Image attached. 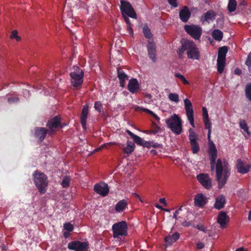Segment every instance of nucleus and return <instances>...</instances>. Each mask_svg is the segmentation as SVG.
I'll return each instance as SVG.
<instances>
[{
  "label": "nucleus",
  "mask_w": 251,
  "mask_h": 251,
  "mask_svg": "<svg viewBox=\"0 0 251 251\" xmlns=\"http://www.w3.org/2000/svg\"><path fill=\"white\" fill-rule=\"evenodd\" d=\"M145 97L146 98V100H145V102L147 103H151L152 101V96L150 94L146 93L145 94Z\"/></svg>",
  "instance_id": "47"
},
{
  "label": "nucleus",
  "mask_w": 251,
  "mask_h": 251,
  "mask_svg": "<svg viewBox=\"0 0 251 251\" xmlns=\"http://www.w3.org/2000/svg\"><path fill=\"white\" fill-rule=\"evenodd\" d=\"M139 83L136 78H131L128 84V89L132 94L136 93L139 89Z\"/></svg>",
  "instance_id": "21"
},
{
  "label": "nucleus",
  "mask_w": 251,
  "mask_h": 251,
  "mask_svg": "<svg viewBox=\"0 0 251 251\" xmlns=\"http://www.w3.org/2000/svg\"><path fill=\"white\" fill-rule=\"evenodd\" d=\"M238 172L241 174H245L249 172L251 168V165H248L246 166L244 165L241 168Z\"/></svg>",
  "instance_id": "41"
},
{
  "label": "nucleus",
  "mask_w": 251,
  "mask_h": 251,
  "mask_svg": "<svg viewBox=\"0 0 251 251\" xmlns=\"http://www.w3.org/2000/svg\"><path fill=\"white\" fill-rule=\"evenodd\" d=\"M94 190L96 193L102 197L107 196L109 191L108 185L104 182L96 184L94 187Z\"/></svg>",
  "instance_id": "13"
},
{
  "label": "nucleus",
  "mask_w": 251,
  "mask_h": 251,
  "mask_svg": "<svg viewBox=\"0 0 251 251\" xmlns=\"http://www.w3.org/2000/svg\"><path fill=\"white\" fill-rule=\"evenodd\" d=\"M18 98L16 97H11L8 99V101L9 102L17 101L18 100Z\"/></svg>",
  "instance_id": "56"
},
{
  "label": "nucleus",
  "mask_w": 251,
  "mask_h": 251,
  "mask_svg": "<svg viewBox=\"0 0 251 251\" xmlns=\"http://www.w3.org/2000/svg\"><path fill=\"white\" fill-rule=\"evenodd\" d=\"M228 220V217L226 213L224 211H221L218 214L217 218V222L220 225L221 227H225L227 222Z\"/></svg>",
  "instance_id": "23"
},
{
  "label": "nucleus",
  "mask_w": 251,
  "mask_h": 251,
  "mask_svg": "<svg viewBox=\"0 0 251 251\" xmlns=\"http://www.w3.org/2000/svg\"><path fill=\"white\" fill-rule=\"evenodd\" d=\"M196 246H197V248L198 249H202L204 247V244L203 243H202V242H199V243H198L197 244Z\"/></svg>",
  "instance_id": "55"
},
{
  "label": "nucleus",
  "mask_w": 251,
  "mask_h": 251,
  "mask_svg": "<svg viewBox=\"0 0 251 251\" xmlns=\"http://www.w3.org/2000/svg\"><path fill=\"white\" fill-rule=\"evenodd\" d=\"M151 141H145L143 147L149 149L151 147Z\"/></svg>",
  "instance_id": "54"
},
{
  "label": "nucleus",
  "mask_w": 251,
  "mask_h": 251,
  "mask_svg": "<svg viewBox=\"0 0 251 251\" xmlns=\"http://www.w3.org/2000/svg\"><path fill=\"white\" fill-rule=\"evenodd\" d=\"M11 39L15 38L17 41H20L21 40V37L19 36L18 35V31L17 30H13L12 32V33L10 35Z\"/></svg>",
  "instance_id": "46"
},
{
  "label": "nucleus",
  "mask_w": 251,
  "mask_h": 251,
  "mask_svg": "<svg viewBox=\"0 0 251 251\" xmlns=\"http://www.w3.org/2000/svg\"><path fill=\"white\" fill-rule=\"evenodd\" d=\"M120 2V10L123 16L127 15L131 18H137L136 13L131 4L129 2L121 0Z\"/></svg>",
  "instance_id": "7"
},
{
  "label": "nucleus",
  "mask_w": 251,
  "mask_h": 251,
  "mask_svg": "<svg viewBox=\"0 0 251 251\" xmlns=\"http://www.w3.org/2000/svg\"><path fill=\"white\" fill-rule=\"evenodd\" d=\"M152 129L151 131H146V133H151L155 134L161 130L160 127L154 122H152Z\"/></svg>",
  "instance_id": "37"
},
{
  "label": "nucleus",
  "mask_w": 251,
  "mask_h": 251,
  "mask_svg": "<svg viewBox=\"0 0 251 251\" xmlns=\"http://www.w3.org/2000/svg\"><path fill=\"white\" fill-rule=\"evenodd\" d=\"M71 83L74 87H78L81 85L83 82L84 73L81 69L76 67L75 71L70 73Z\"/></svg>",
  "instance_id": "6"
},
{
  "label": "nucleus",
  "mask_w": 251,
  "mask_h": 251,
  "mask_svg": "<svg viewBox=\"0 0 251 251\" xmlns=\"http://www.w3.org/2000/svg\"><path fill=\"white\" fill-rule=\"evenodd\" d=\"M123 17L124 18L125 21H126V23L127 24V25H130L131 23H130V20L129 19V18L127 17H126V15H124V16H123Z\"/></svg>",
  "instance_id": "61"
},
{
  "label": "nucleus",
  "mask_w": 251,
  "mask_h": 251,
  "mask_svg": "<svg viewBox=\"0 0 251 251\" xmlns=\"http://www.w3.org/2000/svg\"><path fill=\"white\" fill-rule=\"evenodd\" d=\"M118 77L120 81V85L122 87L125 86L126 80L128 79V76L121 68L117 69Z\"/></svg>",
  "instance_id": "20"
},
{
  "label": "nucleus",
  "mask_w": 251,
  "mask_h": 251,
  "mask_svg": "<svg viewBox=\"0 0 251 251\" xmlns=\"http://www.w3.org/2000/svg\"><path fill=\"white\" fill-rule=\"evenodd\" d=\"M168 98L172 101L176 102L179 101V96L177 94L171 93L169 94Z\"/></svg>",
  "instance_id": "39"
},
{
  "label": "nucleus",
  "mask_w": 251,
  "mask_h": 251,
  "mask_svg": "<svg viewBox=\"0 0 251 251\" xmlns=\"http://www.w3.org/2000/svg\"><path fill=\"white\" fill-rule=\"evenodd\" d=\"M67 247L69 250L74 251H87L89 248L88 242H81L78 240L70 242Z\"/></svg>",
  "instance_id": "8"
},
{
  "label": "nucleus",
  "mask_w": 251,
  "mask_h": 251,
  "mask_svg": "<svg viewBox=\"0 0 251 251\" xmlns=\"http://www.w3.org/2000/svg\"><path fill=\"white\" fill-rule=\"evenodd\" d=\"M126 132L128 135H129L130 137L133 139L134 143H136L138 145L141 146H143L145 141L143 140L140 137L134 134L129 130L127 129Z\"/></svg>",
  "instance_id": "28"
},
{
  "label": "nucleus",
  "mask_w": 251,
  "mask_h": 251,
  "mask_svg": "<svg viewBox=\"0 0 251 251\" xmlns=\"http://www.w3.org/2000/svg\"><path fill=\"white\" fill-rule=\"evenodd\" d=\"M244 166V163L243 162L241 161V159H238L237 160V164H236V167H237V168L238 169V171L241 169V168L242 167H243Z\"/></svg>",
  "instance_id": "53"
},
{
  "label": "nucleus",
  "mask_w": 251,
  "mask_h": 251,
  "mask_svg": "<svg viewBox=\"0 0 251 251\" xmlns=\"http://www.w3.org/2000/svg\"><path fill=\"white\" fill-rule=\"evenodd\" d=\"M195 204L198 207H203L206 203V199L204 195L201 193L197 194L194 198Z\"/></svg>",
  "instance_id": "24"
},
{
  "label": "nucleus",
  "mask_w": 251,
  "mask_h": 251,
  "mask_svg": "<svg viewBox=\"0 0 251 251\" xmlns=\"http://www.w3.org/2000/svg\"><path fill=\"white\" fill-rule=\"evenodd\" d=\"M151 147L155 148H161L162 147V145L160 144H158L157 143H155L153 141H151Z\"/></svg>",
  "instance_id": "52"
},
{
  "label": "nucleus",
  "mask_w": 251,
  "mask_h": 251,
  "mask_svg": "<svg viewBox=\"0 0 251 251\" xmlns=\"http://www.w3.org/2000/svg\"><path fill=\"white\" fill-rule=\"evenodd\" d=\"M102 107V105L100 101H97L95 102L94 108L99 113L101 112Z\"/></svg>",
  "instance_id": "43"
},
{
  "label": "nucleus",
  "mask_w": 251,
  "mask_h": 251,
  "mask_svg": "<svg viewBox=\"0 0 251 251\" xmlns=\"http://www.w3.org/2000/svg\"><path fill=\"white\" fill-rule=\"evenodd\" d=\"M33 181L41 194L46 192V188L48 186V181L47 176L38 170L35 171L33 174Z\"/></svg>",
  "instance_id": "3"
},
{
  "label": "nucleus",
  "mask_w": 251,
  "mask_h": 251,
  "mask_svg": "<svg viewBox=\"0 0 251 251\" xmlns=\"http://www.w3.org/2000/svg\"><path fill=\"white\" fill-rule=\"evenodd\" d=\"M216 14L214 11L208 10L204 14V20L206 22H209L210 20H213L215 19Z\"/></svg>",
  "instance_id": "32"
},
{
  "label": "nucleus",
  "mask_w": 251,
  "mask_h": 251,
  "mask_svg": "<svg viewBox=\"0 0 251 251\" xmlns=\"http://www.w3.org/2000/svg\"><path fill=\"white\" fill-rule=\"evenodd\" d=\"M228 49L226 46H223L219 48L218 54V58L219 59L226 60V54Z\"/></svg>",
  "instance_id": "29"
},
{
  "label": "nucleus",
  "mask_w": 251,
  "mask_h": 251,
  "mask_svg": "<svg viewBox=\"0 0 251 251\" xmlns=\"http://www.w3.org/2000/svg\"><path fill=\"white\" fill-rule=\"evenodd\" d=\"M199 182L206 189H209L212 186V180L208 175L200 174L197 176Z\"/></svg>",
  "instance_id": "14"
},
{
  "label": "nucleus",
  "mask_w": 251,
  "mask_h": 251,
  "mask_svg": "<svg viewBox=\"0 0 251 251\" xmlns=\"http://www.w3.org/2000/svg\"><path fill=\"white\" fill-rule=\"evenodd\" d=\"M198 229L199 230L203 231L204 233H206L207 230L202 225H197V226H192Z\"/></svg>",
  "instance_id": "49"
},
{
  "label": "nucleus",
  "mask_w": 251,
  "mask_h": 251,
  "mask_svg": "<svg viewBox=\"0 0 251 251\" xmlns=\"http://www.w3.org/2000/svg\"><path fill=\"white\" fill-rule=\"evenodd\" d=\"M169 3L174 8L177 7V0H168Z\"/></svg>",
  "instance_id": "51"
},
{
  "label": "nucleus",
  "mask_w": 251,
  "mask_h": 251,
  "mask_svg": "<svg viewBox=\"0 0 251 251\" xmlns=\"http://www.w3.org/2000/svg\"><path fill=\"white\" fill-rule=\"evenodd\" d=\"M55 132V130H54L53 128L49 129L48 130V132L50 136H52L54 132Z\"/></svg>",
  "instance_id": "60"
},
{
  "label": "nucleus",
  "mask_w": 251,
  "mask_h": 251,
  "mask_svg": "<svg viewBox=\"0 0 251 251\" xmlns=\"http://www.w3.org/2000/svg\"><path fill=\"white\" fill-rule=\"evenodd\" d=\"M190 41H187L183 43L180 47L177 50V54L179 58H182L184 52L188 50Z\"/></svg>",
  "instance_id": "26"
},
{
  "label": "nucleus",
  "mask_w": 251,
  "mask_h": 251,
  "mask_svg": "<svg viewBox=\"0 0 251 251\" xmlns=\"http://www.w3.org/2000/svg\"><path fill=\"white\" fill-rule=\"evenodd\" d=\"M175 76L176 77L179 78L182 81L183 84L186 85L189 84V82L185 79V78L182 75L179 73H176Z\"/></svg>",
  "instance_id": "42"
},
{
  "label": "nucleus",
  "mask_w": 251,
  "mask_h": 251,
  "mask_svg": "<svg viewBox=\"0 0 251 251\" xmlns=\"http://www.w3.org/2000/svg\"><path fill=\"white\" fill-rule=\"evenodd\" d=\"M127 29L128 31L129 34L133 36V29H132V27H131L130 25H127Z\"/></svg>",
  "instance_id": "59"
},
{
  "label": "nucleus",
  "mask_w": 251,
  "mask_h": 251,
  "mask_svg": "<svg viewBox=\"0 0 251 251\" xmlns=\"http://www.w3.org/2000/svg\"><path fill=\"white\" fill-rule=\"evenodd\" d=\"M127 206V202L125 200L119 201L115 205V210L117 212H122Z\"/></svg>",
  "instance_id": "27"
},
{
  "label": "nucleus",
  "mask_w": 251,
  "mask_h": 251,
  "mask_svg": "<svg viewBox=\"0 0 251 251\" xmlns=\"http://www.w3.org/2000/svg\"><path fill=\"white\" fill-rule=\"evenodd\" d=\"M112 228L114 238H118L120 236H125L127 234V225L126 221H122L115 223Z\"/></svg>",
  "instance_id": "5"
},
{
  "label": "nucleus",
  "mask_w": 251,
  "mask_h": 251,
  "mask_svg": "<svg viewBox=\"0 0 251 251\" xmlns=\"http://www.w3.org/2000/svg\"><path fill=\"white\" fill-rule=\"evenodd\" d=\"M189 140L190 141L193 153H197L200 150L199 144L197 141L198 140V135L192 129L189 130Z\"/></svg>",
  "instance_id": "10"
},
{
  "label": "nucleus",
  "mask_w": 251,
  "mask_h": 251,
  "mask_svg": "<svg viewBox=\"0 0 251 251\" xmlns=\"http://www.w3.org/2000/svg\"><path fill=\"white\" fill-rule=\"evenodd\" d=\"M187 54L189 58L196 60L200 59V51L194 42L190 41L189 49L187 52Z\"/></svg>",
  "instance_id": "12"
},
{
  "label": "nucleus",
  "mask_w": 251,
  "mask_h": 251,
  "mask_svg": "<svg viewBox=\"0 0 251 251\" xmlns=\"http://www.w3.org/2000/svg\"><path fill=\"white\" fill-rule=\"evenodd\" d=\"M203 122L205 128L208 130L207 135V137L209 140L208 153L210 160L211 170L213 171L214 169L216 160L217 158V150L214 143L210 140L211 133V123L209 121V119L203 120Z\"/></svg>",
  "instance_id": "2"
},
{
  "label": "nucleus",
  "mask_w": 251,
  "mask_h": 251,
  "mask_svg": "<svg viewBox=\"0 0 251 251\" xmlns=\"http://www.w3.org/2000/svg\"><path fill=\"white\" fill-rule=\"evenodd\" d=\"M166 124L173 133L179 135L182 131V122L177 115L174 114L166 120Z\"/></svg>",
  "instance_id": "4"
},
{
  "label": "nucleus",
  "mask_w": 251,
  "mask_h": 251,
  "mask_svg": "<svg viewBox=\"0 0 251 251\" xmlns=\"http://www.w3.org/2000/svg\"><path fill=\"white\" fill-rule=\"evenodd\" d=\"M64 228L68 232L72 231L74 229V226L70 223L64 224Z\"/></svg>",
  "instance_id": "45"
},
{
  "label": "nucleus",
  "mask_w": 251,
  "mask_h": 251,
  "mask_svg": "<svg viewBox=\"0 0 251 251\" xmlns=\"http://www.w3.org/2000/svg\"><path fill=\"white\" fill-rule=\"evenodd\" d=\"M144 109H148L147 108H144V107H140L139 106H137L136 105L135 107V110L136 111H140V110H141L143 112H145V110Z\"/></svg>",
  "instance_id": "57"
},
{
  "label": "nucleus",
  "mask_w": 251,
  "mask_h": 251,
  "mask_svg": "<svg viewBox=\"0 0 251 251\" xmlns=\"http://www.w3.org/2000/svg\"><path fill=\"white\" fill-rule=\"evenodd\" d=\"M88 114V106L87 105H85L83 106V107L81 110L80 115V123L82 125V128L85 129L86 128V123Z\"/></svg>",
  "instance_id": "18"
},
{
  "label": "nucleus",
  "mask_w": 251,
  "mask_h": 251,
  "mask_svg": "<svg viewBox=\"0 0 251 251\" xmlns=\"http://www.w3.org/2000/svg\"><path fill=\"white\" fill-rule=\"evenodd\" d=\"M185 31L194 39L198 40L200 38L202 29L201 27L195 25H185L184 26Z\"/></svg>",
  "instance_id": "9"
},
{
  "label": "nucleus",
  "mask_w": 251,
  "mask_h": 251,
  "mask_svg": "<svg viewBox=\"0 0 251 251\" xmlns=\"http://www.w3.org/2000/svg\"><path fill=\"white\" fill-rule=\"evenodd\" d=\"M234 73L235 75H241L242 71L240 69L236 68L234 71Z\"/></svg>",
  "instance_id": "62"
},
{
  "label": "nucleus",
  "mask_w": 251,
  "mask_h": 251,
  "mask_svg": "<svg viewBox=\"0 0 251 251\" xmlns=\"http://www.w3.org/2000/svg\"><path fill=\"white\" fill-rule=\"evenodd\" d=\"M191 12L186 6L183 7L179 13V16L182 22L186 23L189 19L191 16Z\"/></svg>",
  "instance_id": "17"
},
{
  "label": "nucleus",
  "mask_w": 251,
  "mask_h": 251,
  "mask_svg": "<svg viewBox=\"0 0 251 251\" xmlns=\"http://www.w3.org/2000/svg\"><path fill=\"white\" fill-rule=\"evenodd\" d=\"M202 116H203V120L209 119L208 111H207L206 107H202Z\"/></svg>",
  "instance_id": "48"
},
{
  "label": "nucleus",
  "mask_w": 251,
  "mask_h": 251,
  "mask_svg": "<svg viewBox=\"0 0 251 251\" xmlns=\"http://www.w3.org/2000/svg\"><path fill=\"white\" fill-rule=\"evenodd\" d=\"M145 112H146L151 115H152L155 120L157 121H159L160 120V118L159 117L157 116L156 114H155L154 113H153L152 111L150 110V109H144Z\"/></svg>",
  "instance_id": "50"
},
{
  "label": "nucleus",
  "mask_w": 251,
  "mask_h": 251,
  "mask_svg": "<svg viewBox=\"0 0 251 251\" xmlns=\"http://www.w3.org/2000/svg\"><path fill=\"white\" fill-rule=\"evenodd\" d=\"M127 146H131L132 147H133L134 149H135V147L134 143L129 141H127Z\"/></svg>",
  "instance_id": "64"
},
{
  "label": "nucleus",
  "mask_w": 251,
  "mask_h": 251,
  "mask_svg": "<svg viewBox=\"0 0 251 251\" xmlns=\"http://www.w3.org/2000/svg\"><path fill=\"white\" fill-rule=\"evenodd\" d=\"M184 108L188 120H189L191 125L194 127V111L192 104L191 101L188 99H185L184 100Z\"/></svg>",
  "instance_id": "11"
},
{
  "label": "nucleus",
  "mask_w": 251,
  "mask_h": 251,
  "mask_svg": "<svg viewBox=\"0 0 251 251\" xmlns=\"http://www.w3.org/2000/svg\"><path fill=\"white\" fill-rule=\"evenodd\" d=\"M226 202L225 197L223 195H220L215 199L214 207L218 210H220L225 206Z\"/></svg>",
  "instance_id": "19"
},
{
  "label": "nucleus",
  "mask_w": 251,
  "mask_h": 251,
  "mask_svg": "<svg viewBox=\"0 0 251 251\" xmlns=\"http://www.w3.org/2000/svg\"><path fill=\"white\" fill-rule=\"evenodd\" d=\"M212 37L216 41H220L223 37V33L220 29H214L212 32Z\"/></svg>",
  "instance_id": "30"
},
{
  "label": "nucleus",
  "mask_w": 251,
  "mask_h": 251,
  "mask_svg": "<svg viewBox=\"0 0 251 251\" xmlns=\"http://www.w3.org/2000/svg\"><path fill=\"white\" fill-rule=\"evenodd\" d=\"M147 50L149 57L153 62H155L156 61V51L155 44L150 41L148 42L147 44Z\"/></svg>",
  "instance_id": "15"
},
{
  "label": "nucleus",
  "mask_w": 251,
  "mask_h": 251,
  "mask_svg": "<svg viewBox=\"0 0 251 251\" xmlns=\"http://www.w3.org/2000/svg\"><path fill=\"white\" fill-rule=\"evenodd\" d=\"M134 150L133 147L131 146H127L123 149V151L125 153L129 154H131Z\"/></svg>",
  "instance_id": "44"
},
{
  "label": "nucleus",
  "mask_w": 251,
  "mask_h": 251,
  "mask_svg": "<svg viewBox=\"0 0 251 251\" xmlns=\"http://www.w3.org/2000/svg\"><path fill=\"white\" fill-rule=\"evenodd\" d=\"M71 178L69 176H65L62 180L61 185L63 188H67L69 186Z\"/></svg>",
  "instance_id": "38"
},
{
  "label": "nucleus",
  "mask_w": 251,
  "mask_h": 251,
  "mask_svg": "<svg viewBox=\"0 0 251 251\" xmlns=\"http://www.w3.org/2000/svg\"><path fill=\"white\" fill-rule=\"evenodd\" d=\"M34 130L35 137L38 139L40 142H43L48 133V129L44 127H36Z\"/></svg>",
  "instance_id": "16"
},
{
  "label": "nucleus",
  "mask_w": 251,
  "mask_h": 251,
  "mask_svg": "<svg viewBox=\"0 0 251 251\" xmlns=\"http://www.w3.org/2000/svg\"><path fill=\"white\" fill-rule=\"evenodd\" d=\"M245 95L247 98L251 102V83H248L246 86Z\"/></svg>",
  "instance_id": "36"
},
{
  "label": "nucleus",
  "mask_w": 251,
  "mask_h": 251,
  "mask_svg": "<svg viewBox=\"0 0 251 251\" xmlns=\"http://www.w3.org/2000/svg\"><path fill=\"white\" fill-rule=\"evenodd\" d=\"M245 65L248 67V71L251 72V51L249 53L245 61Z\"/></svg>",
  "instance_id": "40"
},
{
  "label": "nucleus",
  "mask_w": 251,
  "mask_h": 251,
  "mask_svg": "<svg viewBox=\"0 0 251 251\" xmlns=\"http://www.w3.org/2000/svg\"><path fill=\"white\" fill-rule=\"evenodd\" d=\"M143 32L145 37L147 39H150L152 37V34L148 25H145L143 28Z\"/></svg>",
  "instance_id": "33"
},
{
  "label": "nucleus",
  "mask_w": 251,
  "mask_h": 251,
  "mask_svg": "<svg viewBox=\"0 0 251 251\" xmlns=\"http://www.w3.org/2000/svg\"><path fill=\"white\" fill-rule=\"evenodd\" d=\"M230 169L227 166L223 167L222 162L220 159L217 160L216 164V178L219 189H222L226 184L227 178L230 175Z\"/></svg>",
  "instance_id": "1"
},
{
  "label": "nucleus",
  "mask_w": 251,
  "mask_h": 251,
  "mask_svg": "<svg viewBox=\"0 0 251 251\" xmlns=\"http://www.w3.org/2000/svg\"><path fill=\"white\" fill-rule=\"evenodd\" d=\"M226 65V60L217 59V71L219 74L223 73Z\"/></svg>",
  "instance_id": "31"
},
{
  "label": "nucleus",
  "mask_w": 251,
  "mask_h": 251,
  "mask_svg": "<svg viewBox=\"0 0 251 251\" xmlns=\"http://www.w3.org/2000/svg\"><path fill=\"white\" fill-rule=\"evenodd\" d=\"M60 126V118L58 116H56L48 121L47 124V126L49 129L56 128Z\"/></svg>",
  "instance_id": "22"
},
{
  "label": "nucleus",
  "mask_w": 251,
  "mask_h": 251,
  "mask_svg": "<svg viewBox=\"0 0 251 251\" xmlns=\"http://www.w3.org/2000/svg\"><path fill=\"white\" fill-rule=\"evenodd\" d=\"M182 225L184 226H192L190 222L185 221L182 223Z\"/></svg>",
  "instance_id": "58"
},
{
  "label": "nucleus",
  "mask_w": 251,
  "mask_h": 251,
  "mask_svg": "<svg viewBox=\"0 0 251 251\" xmlns=\"http://www.w3.org/2000/svg\"><path fill=\"white\" fill-rule=\"evenodd\" d=\"M237 5V2L235 0H229L227 9L229 12H232L235 10Z\"/></svg>",
  "instance_id": "34"
},
{
  "label": "nucleus",
  "mask_w": 251,
  "mask_h": 251,
  "mask_svg": "<svg viewBox=\"0 0 251 251\" xmlns=\"http://www.w3.org/2000/svg\"><path fill=\"white\" fill-rule=\"evenodd\" d=\"M239 126H240V127L241 129H243L244 130V131L247 132L249 135H250L251 134V133L249 131V127L245 120H240Z\"/></svg>",
  "instance_id": "35"
},
{
  "label": "nucleus",
  "mask_w": 251,
  "mask_h": 251,
  "mask_svg": "<svg viewBox=\"0 0 251 251\" xmlns=\"http://www.w3.org/2000/svg\"><path fill=\"white\" fill-rule=\"evenodd\" d=\"M159 202L164 204L165 206H166L167 205V203H166V200L165 198H161L159 199Z\"/></svg>",
  "instance_id": "63"
},
{
  "label": "nucleus",
  "mask_w": 251,
  "mask_h": 251,
  "mask_svg": "<svg viewBox=\"0 0 251 251\" xmlns=\"http://www.w3.org/2000/svg\"><path fill=\"white\" fill-rule=\"evenodd\" d=\"M179 233L176 232L171 235H169L166 236L164 239V241L168 245L170 246L177 241L179 239Z\"/></svg>",
  "instance_id": "25"
}]
</instances>
